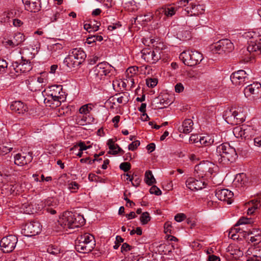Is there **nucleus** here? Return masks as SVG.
Listing matches in <instances>:
<instances>
[{
  "instance_id": "1",
  "label": "nucleus",
  "mask_w": 261,
  "mask_h": 261,
  "mask_svg": "<svg viewBox=\"0 0 261 261\" xmlns=\"http://www.w3.org/2000/svg\"><path fill=\"white\" fill-rule=\"evenodd\" d=\"M58 222L64 229L67 230L83 225L85 220L83 217L80 215H77L71 212L66 211L63 213Z\"/></svg>"
},
{
  "instance_id": "2",
  "label": "nucleus",
  "mask_w": 261,
  "mask_h": 261,
  "mask_svg": "<svg viewBox=\"0 0 261 261\" xmlns=\"http://www.w3.org/2000/svg\"><path fill=\"white\" fill-rule=\"evenodd\" d=\"M218 161L223 164L233 163L238 157L236 150L227 143H222L217 148Z\"/></svg>"
},
{
  "instance_id": "3",
  "label": "nucleus",
  "mask_w": 261,
  "mask_h": 261,
  "mask_svg": "<svg viewBox=\"0 0 261 261\" xmlns=\"http://www.w3.org/2000/svg\"><path fill=\"white\" fill-rule=\"evenodd\" d=\"M94 237L88 233L79 236L75 241V249L79 252L87 253L91 252L95 247Z\"/></svg>"
},
{
  "instance_id": "4",
  "label": "nucleus",
  "mask_w": 261,
  "mask_h": 261,
  "mask_svg": "<svg viewBox=\"0 0 261 261\" xmlns=\"http://www.w3.org/2000/svg\"><path fill=\"white\" fill-rule=\"evenodd\" d=\"M112 69L113 67L107 62H101L90 70V77L94 82L99 83L107 76H110Z\"/></svg>"
},
{
  "instance_id": "5",
  "label": "nucleus",
  "mask_w": 261,
  "mask_h": 261,
  "mask_svg": "<svg viewBox=\"0 0 261 261\" xmlns=\"http://www.w3.org/2000/svg\"><path fill=\"white\" fill-rule=\"evenodd\" d=\"M63 93L62 86H50L47 93V97L44 98V103L48 105L49 106H50L51 105H54L56 107L59 106L61 102L64 101L65 99V96Z\"/></svg>"
},
{
  "instance_id": "6",
  "label": "nucleus",
  "mask_w": 261,
  "mask_h": 261,
  "mask_svg": "<svg viewBox=\"0 0 261 261\" xmlns=\"http://www.w3.org/2000/svg\"><path fill=\"white\" fill-rule=\"evenodd\" d=\"M86 55L81 48H73L64 60V63L69 67H78L85 60Z\"/></svg>"
},
{
  "instance_id": "7",
  "label": "nucleus",
  "mask_w": 261,
  "mask_h": 261,
  "mask_svg": "<svg viewBox=\"0 0 261 261\" xmlns=\"http://www.w3.org/2000/svg\"><path fill=\"white\" fill-rule=\"evenodd\" d=\"M179 59L186 65L195 66L199 64L203 60V55L196 50H186L179 55Z\"/></svg>"
},
{
  "instance_id": "8",
  "label": "nucleus",
  "mask_w": 261,
  "mask_h": 261,
  "mask_svg": "<svg viewBox=\"0 0 261 261\" xmlns=\"http://www.w3.org/2000/svg\"><path fill=\"white\" fill-rule=\"evenodd\" d=\"M213 165L209 162H203L195 167L194 175L196 178L205 180L211 177L214 172Z\"/></svg>"
},
{
  "instance_id": "9",
  "label": "nucleus",
  "mask_w": 261,
  "mask_h": 261,
  "mask_svg": "<svg viewBox=\"0 0 261 261\" xmlns=\"http://www.w3.org/2000/svg\"><path fill=\"white\" fill-rule=\"evenodd\" d=\"M18 238L14 235L3 237L0 242L1 249L4 253H10L15 249Z\"/></svg>"
},
{
  "instance_id": "10",
  "label": "nucleus",
  "mask_w": 261,
  "mask_h": 261,
  "mask_svg": "<svg viewBox=\"0 0 261 261\" xmlns=\"http://www.w3.org/2000/svg\"><path fill=\"white\" fill-rule=\"evenodd\" d=\"M245 96L250 100H256L261 97V84L254 83L248 85L244 89Z\"/></svg>"
},
{
  "instance_id": "11",
  "label": "nucleus",
  "mask_w": 261,
  "mask_h": 261,
  "mask_svg": "<svg viewBox=\"0 0 261 261\" xmlns=\"http://www.w3.org/2000/svg\"><path fill=\"white\" fill-rule=\"evenodd\" d=\"M161 53H163L157 48L153 50L145 49L142 50V58L147 62L154 64L162 58Z\"/></svg>"
},
{
  "instance_id": "12",
  "label": "nucleus",
  "mask_w": 261,
  "mask_h": 261,
  "mask_svg": "<svg viewBox=\"0 0 261 261\" xmlns=\"http://www.w3.org/2000/svg\"><path fill=\"white\" fill-rule=\"evenodd\" d=\"M41 230L40 223L37 221L27 223L22 229L21 233L27 237H32L38 234Z\"/></svg>"
},
{
  "instance_id": "13",
  "label": "nucleus",
  "mask_w": 261,
  "mask_h": 261,
  "mask_svg": "<svg viewBox=\"0 0 261 261\" xmlns=\"http://www.w3.org/2000/svg\"><path fill=\"white\" fill-rule=\"evenodd\" d=\"M247 50L255 55L261 54V36L254 33L248 41Z\"/></svg>"
},
{
  "instance_id": "14",
  "label": "nucleus",
  "mask_w": 261,
  "mask_h": 261,
  "mask_svg": "<svg viewBox=\"0 0 261 261\" xmlns=\"http://www.w3.org/2000/svg\"><path fill=\"white\" fill-rule=\"evenodd\" d=\"M22 60L19 63L15 62L12 63V67L13 69L17 73L16 76L19 75V73H24L30 71L33 68L31 62L29 60L23 59V57L21 58Z\"/></svg>"
},
{
  "instance_id": "15",
  "label": "nucleus",
  "mask_w": 261,
  "mask_h": 261,
  "mask_svg": "<svg viewBox=\"0 0 261 261\" xmlns=\"http://www.w3.org/2000/svg\"><path fill=\"white\" fill-rule=\"evenodd\" d=\"M230 80L233 85L242 86L246 83L248 77L247 74L244 70H240L231 74Z\"/></svg>"
},
{
  "instance_id": "16",
  "label": "nucleus",
  "mask_w": 261,
  "mask_h": 261,
  "mask_svg": "<svg viewBox=\"0 0 261 261\" xmlns=\"http://www.w3.org/2000/svg\"><path fill=\"white\" fill-rule=\"evenodd\" d=\"M198 178L189 177L186 181L187 187L192 191H196L202 189L206 185L205 180L197 179Z\"/></svg>"
},
{
  "instance_id": "17",
  "label": "nucleus",
  "mask_w": 261,
  "mask_h": 261,
  "mask_svg": "<svg viewBox=\"0 0 261 261\" xmlns=\"http://www.w3.org/2000/svg\"><path fill=\"white\" fill-rule=\"evenodd\" d=\"M215 195L219 200L226 201L227 204H231L233 201V193L228 189H218L216 190Z\"/></svg>"
},
{
  "instance_id": "18",
  "label": "nucleus",
  "mask_w": 261,
  "mask_h": 261,
  "mask_svg": "<svg viewBox=\"0 0 261 261\" xmlns=\"http://www.w3.org/2000/svg\"><path fill=\"white\" fill-rule=\"evenodd\" d=\"M22 1L27 11L36 13L40 10V0H22Z\"/></svg>"
},
{
  "instance_id": "19",
  "label": "nucleus",
  "mask_w": 261,
  "mask_h": 261,
  "mask_svg": "<svg viewBox=\"0 0 261 261\" xmlns=\"http://www.w3.org/2000/svg\"><path fill=\"white\" fill-rule=\"evenodd\" d=\"M14 158L15 164L20 166L27 165L30 163L32 160V157L29 153L24 155L18 153L15 156Z\"/></svg>"
},
{
  "instance_id": "20",
  "label": "nucleus",
  "mask_w": 261,
  "mask_h": 261,
  "mask_svg": "<svg viewBox=\"0 0 261 261\" xmlns=\"http://www.w3.org/2000/svg\"><path fill=\"white\" fill-rule=\"evenodd\" d=\"M10 108L13 112L18 114H23L27 109V106L20 101L13 102L11 104Z\"/></svg>"
},
{
  "instance_id": "21",
  "label": "nucleus",
  "mask_w": 261,
  "mask_h": 261,
  "mask_svg": "<svg viewBox=\"0 0 261 261\" xmlns=\"http://www.w3.org/2000/svg\"><path fill=\"white\" fill-rule=\"evenodd\" d=\"M247 181L246 174L244 173H241L236 175L233 181V184L236 187L242 188L246 186Z\"/></svg>"
},
{
  "instance_id": "22",
  "label": "nucleus",
  "mask_w": 261,
  "mask_h": 261,
  "mask_svg": "<svg viewBox=\"0 0 261 261\" xmlns=\"http://www.w3.org/2000/svg\"><path fill=\"white\" fill-rule=\"evenodd\" d=\"M193 122L190 119L185 120L181 126L179 127L178 130L180 133L186 134H189L193 129Z\"/></svg>"
},
{
  "instance_id": "23",
  "label": "nucleus",
  "mask_w": 261,
  "mask_h": 261,
  "mask_svg": "<svg viewBox=\"0 0 261 261\" xmlns=\"http://www.w3.org/2000/svg\"><path fill=\"white\" fill-rule=\"evenodd\" d=\"M248 204L250 206L247 210L248 215L253 214L254 211L259 208L261 206V198H257L250 201Z\"/></svg>"
},
{
  "instance_id": "24",
  "label": "nucleus",
  "mask_w": 261,
  "mask_h": 261,
  "mask_svg": "<svg viewBox=\"0 0 261 261\" xmlns=\"http://www.w3.org/2000/svg\"><path fill=\"white\" fill-rule=\"evenodd\" d=\"M235 111L233 108L226 110L225 111L223 117L225 118V121L231 125H236L235 122Z\"/></svg>"
},
{
  "instance_id": "25",
  "label": "nucleus",
  "mask_w": 261,
  "mask_h": 261,
  "mask_svg": "<svg viewBox=\"0 0 261 261\" xmlns=\"http://www.w3.org/2000/svg\"><path fill=\"white\" fill-rule=\"evenodd\" d=\"M221 45V49L224 53L230 52L233 49V43L228 39H222L219 41Z\"/></svg>"
},
{
  "instance_id": "26",
  "label": "nucleus",
  "mask_w": 261,
  "mask_h": 261,
  "mask_svg": "<svg viewBox=\"0 0 261 261\" xmlns=\"http://www.w3.org/2000/svg\"><path fill=\"white\" fill-rule=\"evenodd\" d=\"M27 84L29 89L32 91H41L42 88V86L40 85V84L37 83V81H36V79H32L28 80Z\"/></svg>"
},
{
  "instance_id": "27",
  "label": "nucleus",
  "mask_w": 261,
  "mask_h": 261,
  "mask_svg": "<svg viewBox=\"0 0 261 261\" xmlns=\"http://www.w3.org/2000/svg\"><path fill=\"white\" fill-rule=\"evenodd\" d=\"M235 111L236 124L241 123L245 121V115L242 111V108H233Z\"/></svg>"
},
{
  "instance_id": "28",
  "label": "nucleus",
  "mask_w": 261,
  "mask_h": 261,
  "mask_svg": "<svg viewBox=\"0 0 261 261\" xmlns=\"http://www.w3.org/2000/svg\"><path fill=\"white\" fill-rule=\"evenodd\" d=\"M215 141V140L214 139V136H211L207 135L201 137L200 139H199V142L200 144L205 146H208L212 144H214Z\"/></svg>"
},
{
  "instance_id": "29",
  "label": "nucleus",
  "mask_w": 261,
  "mask_h": 261,
  "mask_svg": "<svg viewBox=\"0 0 261 261\" xmlns=\"http://www.w3.org/2000/svg\"><path fill=\"white\" fill-rule=\"evenodd\" d=\"M163 8L164 11V20L166 19V17H171L174 15L175 13V9L173 7H171L170 6H164L162 7Z\"/></svg>"
},
{
  "instance_id": "30",
  "label": "nucleus",
  "mask_w": 261,
  "mask_h": 261,
  "mask_svg": "<svg viewBox=\"0 0 261 261\" xmlns=\"http://www.w3.org/2000/svg\"><path fill=\"white\" fill-rule=\"evenodd\" d=\"M191 11V16H196L201 14L203 13L204 9L202 8V6L198 5H191V8H190Z\"/></svg>"
},
{
  "instance_id": "31",
  "label": "nucleus",
  "mask_w": 261,
  "mask_h": 261,
  "mask_svg": "<svg viewBox=\"0 0 261 261\" xmlns=\"http://www.w3.org/2000/svg\"><path fill=\"white\" fill-rule=\"evenodd\" d=\"M245 125L238 126L233 129V133L236 138H244L245 132Z\"/></svg>"
},
{
  "instance_id": "32",
  "label": "nucleus",
  "mask_w": 261,
  "mask_h": 261,
  "mask_svg": "<svg viewBox=\"0 0 261 261\" xmlns=\"http://www.w3.org/2000/svg\"><path fill=\"white\" fill-rule=\"evenodd\" d=\"M253 234L250 237V241L254 244H258L261 241V230L259 229H253Z\"/></svg>"
},
{
  "instance_id": "33",
  "label": "nucleus",
  "mask_w": 261,
  "mask_h": 261,
  "mask_svg": "<svg viewBox=\"0 0 261 261\" xmlns=\"http://www.w3.org/2000/svg\"><path fill=\"white\" fill-rule=\"evenodd\" d=\"M245 132H244V139H249L252 137L254 136L255 134V130L250 126L244 125Z\"/></svg>"
},
{
  "instance_id": "34",
  "label": "nucleus",
  "mask_w": 261,
  "mask_h": 261,
  "mask_svg": "<svg viewBox=\"0 0 261 261\" xmlns=\"http://www.w3.org/2000/svg\"><path fill=\"white\" fill-rule=\"evenodd\" d=\"M145 182L151 186L155 182V179L150 170H147L145 173Z\"/></svg>"
},
{
  "instance_id": "35",
  "label": "nucleus",
  "mask_w": 261,
  "mask_h": 261,
  "mask_svg": "<svg viewBox=\"0 0 261 261\" xmlns=\"http://www.w3.org/2000/svg\"><path fill=\"white\" fill-rule=\"evenodd\" d=\"M109 148L111 150L108 152V153L111 154L116 155L118 153L123 154L124 153V151L117 144L116 145H111Z\"/></svg>"
},
{
  "instance_id": "36",
  "label": "nucleus",
  "mask_w": 261,
  "mask_h": 261,
  "mask_svg": "<svg viewBox=\"0 0 261 261\" xmlns=\"http://www.w3.org/2000/svg\"><path fill=\"white\" fill-rule=\"evenodd\" d=\"M99 25L100 23L97 22H96L95 24H92L91 23H86L84 24V28L90 33L91 32L97 31L99 29Z\"/></svg>"
},
{
  "instance_id": "37",
  "label": "nucleus",
  "mask_w": 261,
  "mask_h": 261,
  "mask_svg": "<svg viewBox=\"0 0 261 261\" xmlns=\"http://www.w3.org/2000/svg\"><path fill=\"white\" fill-rule=\"evenodd\" d=\"M13 40L15 45L18 46L25 40V37L23 34L17 33L14 36Z\"/></svg>"
},
{
  "instance_id": "38",
  "label": "nucleus",
  "mask_w": 261,
  "mask_h": 261,
  "mask_svg": "<svg viewBox=\"0 0 261 261\" xmlns=\"http://www.w3.org/2000/svg\"><path fill=\"white\" fill-rule=\"evenodd\" d=\"M119 103H126L128 101L127 93H119L115 95Z\"/></svg>"
},
{
  "instance_id": "39",
  "label": "nucleus",
  "mask_w": 261,
  "mask_h": 261,
  "mask_svg": "<svg viewBox=\"0 0 261 261\" xmlns=\"http://www.w3.org/2000/svg\"><path fill=\"white\" fill-rule=\"evenodd\" d=\"M153 18V15L148 14L144 15H139L136 18V21L139 22H145L150 21Z\"/></svg>"
},
{
  "instance_id": "40",
  "label": "nucleus",
  "mask_w": 261,
  "mask_h": 261,
  "mask_svg": "<svg viewBox=\"0 0 261 261\" xmlns=\"http://www.w3.org/2000/svg\"><path fill=\"white\" fill-rule=\"evenodd\" d=\"M253 257H255V259L250 258L247 261H261V249L259 247H257L254 249Z\"/></svg>"
},
{
  "instance_id": "41",
  "label": "nucleus",
  "mask_w": 261,
  "mask_h": 261,
  "mask_svg": "<svg viewBox=\"0 0 261 261\" xmlns=\"http://www.w3.org/2000/svg\"><path fill=\"white\" fill-rule=\"evenodd\" d=\"M13 149V147L10 144H7V145H3L0 147V155H5L11 151Z\"/></svg>"
},
{
  "instance_id": "42",
  "label": "nucleus",
  "mask_w": 261,
  "mask_h": 261,
  "mask_svg": "<svg viewBox=\"0 0 261 261\" xmlns=\"http://www.w3.org/2000/svg\"><path fill=\"white\" fill-rule=\"evenodd\" d=\"M211 48L214 54H220L223 53V50L221 49V45L219 41L216 42V43L212 45L211 46Z\"/></svg>"
},
{
  "instance_id": "43",
  "label": "nucleus",
  "mask_w": 261,
  "mask_h": 261,
  "mask_svg": "<svg viewBox=\"0 0 261 261\" xmlns=\"http://www.w3.org/2000/svg\"><path fill=\"white\" fill-rule=\"evenodd\" d=\"M151 217L149 216V214L146 212H144L141 214L140 220L142 225H145L150 221Z\"/></svg>"
},
{
  "instance_id": "44",
  "label": "nucleus",
  "mask_w": 261,
  "mask_h": 261,
  "mask_svg": "<svg viewBox=\"0 0 261 261\" xmlns=\"http://www.w3.org/2000/svg\"><path fill=\"white\" fill-rule=\"evenodd\" d=\"M253 223V221L251 218H248L246 217H242L238 221L235 226H238L242 224H251Z\"/></svg>"
},
{
  "instance_id": "45",
  "label": "nucleus",
  "mask_w": 261,
  "mask_h": 261,
  "mask_svg": "<svg viewBox=\"0 0 261 261\" xmlns=\"http://www.w3.org/2000/svg\"><path fill=\"white\" fill-rule=\"evenodd\" d=\"M16 14V12L15 10H12L10 11H9L7 13H6L4 16H6L5 17H4V21L9 22L11 21V19L12 20L14 18V17Z\"/></svg>"
},
{
  "instance_id": "46",
  "label": "nucleus",
  "mask_w": 261,
  "mask_h": 261,
  "mask_svg": "<svg viewBox=\"0 0 261 261\" xmlns=\"http://www.w3.org/2000/svg\"><path fill=\"white\" fill-rule=\"evenodd\" d=\"M15 170L13 168V166L12 165H5L3 167V173L6 176H9L11 175L14 172Z\"/></svg>"
},
{
  "instance_id": "47",
  "label": "nucleus",
  "mask_w": 261,
  "mask_h": 261,
  "mask_svg": "<svg viewBox=\"0 0 261 261\" xmlns=\"http://www.w3.org/2000/svg\"><path fill=\"white\" fill-rule=\"evenodd\" d=\"M103 40V38L101 36L99 35H93L91 37H89L87 39V42L88 44H91L93 42H95L96 41H101Z\"/></svg>"
},
{
  "instance_id": "48",
  "label": "nucleus",
  "mask_w": 261,
  "mask_h": 261,
  "mask_svg": "<svg viewBox=\"0 0 261 261\" xmlns=\"http://www.w3.org/2000/svg\"><path fill=\"white\" fill-rule=\"evenodd\" d=\"M241 229L239 228H236V227L233 228H231L229 233V236L232 239L235 240L238 239V236L235 233H239L241 232Z\"/></svg>"
},
{
  "instance_id": "49",
  "label": "nucleus",
  "mask_w": 261,
  "mask_h": 261,
  "mask_svg": "<svg viewBox=\"0 0 261 261\" xmlns=\"http://www.w3.org/2000/svg\"><path fill=\"white\" fill-rule=\"evenodd\" d=\"M164 11L163 8L162 7L158 9L155 11L154 14L153 15V18H154L156 20H160L162 16L164 15L163 13Z\"/></svg>"
},
{
  "instance_id": "50",
  "label": "nucleus",
  "mask_w": 261,
  "mask_h": 261,
  "mask_svg": "<svg viewBox=\"0 0 261 261\" xmlns=\"http://www.w3.org/2000/svg\"><path fill=\"white\" fill-rule=\"evenodd\" d=\"M129 181L132 182L133 186L138 187L140 185L141 179L139 177H137L136 174H133L131 178H129Z\"/></svg>"
},
{
  "instance_id": "51",
  "label": "nucleus",
  "mask_w": 261,
  "mask_h": 261,
  "mask_svg": "<svg viewBox=\"0 0 261 261\" xmlns=\"http://www.w3.org/2000/svg\"><path fill=\"white\" fill-rule=\"evenodd\" d=\"M47 251L50 254L57 255L60 252V249L53 245L49 246L47 249Z\"/></svg>"
},
{
  "instance_id": "52",
  "label": "nucleus",
  "mask_w": 261,
  "mask_h": 261,
  "mask_svg": "<svg viewBox=\"0 0 261 261\" xmlns=\"http://www.w3.org/2000/svg\"><path fill=\"white\" fill-rule=\"evenodd\" d=\"M79 187L80 185L75 181H71L68 185V188L73 193L76 192Z\"/></svg>"
},
{
  "instance_id": "53",
  "label": "nucleus",
  "mask_w": 261,
  "mask_h": 261,
  "mask_svg": "<svg viewBox=\"0 0 261 261\" xmlns=\"http://www.w3.org/2000/svg\"><path fill=\"white\" fill-rule=\"evenodd\" d=\"M158 83V80L156 79H147L146 80V84L149 88L154 87Z\"/></svg>"
},
{
  "instance_id": "54",
  "label": "nucleus",
  "mask_w": 261,
  "mask_h": 261,
  "mask_svg": "<svg viewBox=\"0 0 261 261\" xmlns=\"http://www.w3.org/2000/svg\"><path fill=\"white\" fill-rule=\"evenodd\" d=\"M133 248V246L129 245L126 243H124L122 244L121 248V251L124 254H126V252L128 251H130Z\"/></svg>"
},
{
  "instance_id": "55",
  "label": "nucleus",
  "mask_w": 261,
  "mask_h": 261,
  "mask_svg": "<svg viewBox=\"0 0 261 261\" xmlns=\"http://www.w3.org/2000/svg\"><path fill=\"white\" fill-rule=\"evenodd\" d=\"M119 168L124 172L128 171L131 168V165L128 162H123L120 164Z\"/></svg>"
},
{
  "instance_id": "56",
  "label": "nucleus",
  "mask_w": 261,
  "mask_h": 261,
  "mask_svg": "<svg viewBox=\"0 0 261 261\" xmlns=\"http://www.w3.org/2000/svg\"><path fill=\"white\" fill-rule=\"evenodd\" d=\"M77 146L80 147V150L83 151L87 149L90 147V146H87L85 145V143L83 142H80L77 144L74 145L73 147H72L70 150H72L76 148Z\"/></svg>"
},
{
  "instance_id": "57",
  "label": "nucleus",
  "mask_w": 261,
  "mask_h": 261,
  "mask_svg": "<svg viewBox=\"0 0 261 261\" xmlns=\"http://www.w3.org/2000/svg\"><path fill=\"white\" fill-rule=\"evenodd\" d=\"M149 192L151 194H155L158 196L162 194L161 190L155 186H152L149 190Z\"/></svg>"
},
{
  "instance_id": "58",
  "label": "nucleus",
  "mask_w": 261,
  "mask_h": 261,
  "mask_svg": "<svg viewBox=\"0 0 261 261\" xmlns=\"http://www.w3.org/2000/svg\"><path fill=\"white\" fill-rule=\"evenodd\" d=\"M140 142L138 140L135 141L128 145V149L130 150H135L140 145Z\"/></svg>"
},
{
  "instance_id": "59",
  "label": "nucleus",
  "mask_w": 261,
  "mask_h": 261,
  "mask_svg": "<svg viewBox=\"0 0 261 261\" xmlns=\"http://www.w3.org/2000/svg\"><path fill=\"white\" fill-rule=\"evenodd\" d=\"M3 44H4V46H5L7 47H14L16 46L15 45V44H14V42L13 39L12 40H9V39L5 40L3 41Z\"/></svg>"
},
{
  "instance_id": "60",
  "label": "nucleus",
  "mask_w": 261,
  "mask_h": 261,
  "mask_svg": "<svg viewBox=\"0 0 261 261\" xmlns=\"http://www.w3.org/2000/svg\"><path fill=\"white\" fill-rule=\"evenodd\" d=\"M186 219V216L183 213L177 214L174 217L176 221L180 222Z\"/></svg>"
},
{
  "instance_id": "61",
  "label": "nucleus",
  "mask_w": 261,
  "mask_h": 261,
  "mask_svg": "<svg viewBox=\"0 0 261 261\" xmlns=\"http://www.w3.org/2000/svg\"><path fill=\"white\" fill-rule=\"evenodd\" d=\"M171 223L170 222H167L164 224V232L165 233H171Z\"/></svg>"
},
{
  "instance_id": "62",
  "label": "nucleus",
  "mask_w": 261,
  "mask_h": 261,
  "mask_svg": "<svg viewBox=\"0 0 261 261\" xmlns=\"http://www.w3.org/2000/svg\"><path fill=\"white\" fill-rule=\"evenodd\" d=\"M7 66L8 63L7 62L3 59H0V72H4Z\"/></svg>"
},
{
  "instance_id": "63",
  "label": "nucleus",
  "mask_w": 261,
  "mask_h": 261,
  "mask_svg": "<svg viewBox=\"0 0 261 261\" xmlns=\"http://www.w3.org/2000/svg\"><path fill=\"white\" fill-rule=\"evenodd\" d=\"M252 234H253V231H251L250 230L248 231L242 230L240 234L238 235V238L241 236L246 238L247 236Z\"/></svg>"
},
{
  "instance_id": "64",
  "label": "nucleus",
  "mask_w": 261,
  "mask_h": 261,
  "mask_svg": "<svg viewBox=\"0 0 261 261\" xmlns=\"http://www.w3.org/2000/svg\"><path fill=\"white\" fill-rule=\"evenodd\" d=\"M19 186L18 184H15V185H10V192L11 194H14L15 193L16 194H17V192L18 191V190H17V187Z\"/></svg>"
}]
</instances>
